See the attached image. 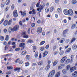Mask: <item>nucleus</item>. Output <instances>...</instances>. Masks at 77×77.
<instances>
[{
	"label": "nucleus",
	"mask_w": 77,
	"mask_h": 77,
	"mask_svg": "<svg viewBox=\"0 0 77 77\" xmlns=\"http://www.w3.org/2000/svg\"><path fill=\"white\" fill-rule=\"evenodd\" d=\"M19 28V26H16L14 27L13 28L12 27H10L8 29V32L9 33H11V32H14V31H17Z\"/></svg>",
	"instance_id": "1"
},
{
	"label": "nucleus",
	"mask_w": 77,
	"mask_h": 77,
	"mask_svg": "<svg viewBox=\"0 0 77 77\" xmlns=\"http://www.w3.org/2000/svg\"><path fill=\"white\" fill-rule=\"evenodd\" d=\"M55 72L56 70L55 69L52 70L49 73L48 77H53V76H54V74H55Z\"/></svg>",
	"instance_id": "2"
},
{
	"label": "nucleus",
	"mask_w": 77,
	"mask_h": 77,
	"mask_svg": "<svg viewBox=\"0 0 77 77\" xmlns=\"http://www.w3.org/2000/svg\"><path fill=\"white\" fill-rule=\"evenodd\" d=\"M26 44L24 43H21L19 45V47H21V50H23L25 48V45Z\"/></svg>",
	"instance_id": "3"
},
{
	"label": "nucleus",
	"mask_w": 77,
	"mask_h": 77,
	"mask_svg": "<svg viewBox=\"0 0 77 77\" xmlns=\"http://www.w3.org/2000/svg\"><path fill=\"white\" fill-rule=\"evenodd\" d=\"M76 69H77V67L75 66L71 67L70 69L69 72L70 73L72 72H74V71L76 70Z\"/></svg>",
	"instance_id": "4"
},
{
	"label": "nucleus",
	"mask_w": 77,
	"mask_h": 77,
	"mask_svg": "<svg viewBox=\"0 0 77 77\" xmlns=\"http://www.w3.org/2000/svg\"><path fill=\"white\" fill-rule=\"evenodd\" d=\"M74 14V13H73V11L71 9H70L69 10H68V14L69 16H70L71 17L73 15V14Z\"/></svg>",
	"instance_id": "5"
},
{
	"label": "nucleus",
	"mask_w": 77,
	"mask_h": 77,
	"mask_svg": "<svg viewBox=\"0 0 77 77\" xmlns=\"http://www.w3.org/2000/svg\"><path fill=\"white\" fill-rule=\"evenodd\" d=\"M66 60V57H64L60 60L61 63H63Z\"/></svg>",
	"instance_id": "6"
},
{
	"label": "nucleus",
	"mask_w": 77,
	"mask_h": 77,
	"mask_svg": "<svg viewBox=\"0 0 77 77\" xmlns=\"http://www.w3.org/2000/svg\"><path fill=\"white\" fill-rule=\"evenodd\" d=\"M42 32V28L39 27L37 29V33H41Z\"/></svg>",
	"instance_id": "7"
},
{
	"label": "nucleus",
	"mask_w": 77,
	"mask_h": 77,
	"mask_svg": "<svg viewBox=\"0 0 77 77\" xmlns=\"http://www.w3.org/2000/svg\"><path fill=\"white\" fill-rule=\"evenodd\" d=\"M26 33L25 32H24L22 33V34L23 35V38H28L29 37V35H26Z\"/></svg>",
	"instance_id": "8"
},
{
	"label": "nucleus",
	"mask_w": 77,
	"mask_h": 77,
	"mask_svg": "<svg viewBox=\"0 0 77 77\" xmlns=\"http://www.w3.org/2000/svg\"><path fill=\"white\" fill-rule=\"evenodd\" d=\"M64 14L66 15H68V9H64L63 10Z\"/></svg>",
	"instance_id": "9"
},
{
	"label": "nucleus",
	"mask_w": 77,
	"mask_h": 77,
	"mask_svg": "<svg viewBox=\"0 0 77 77\" xmlns=\"http://www.w3.org/2000/svg\"><path fill=\"white\" fill-rule=\"evenodd\" d=\"M13 15L14 17H18V14H17V11H14L13 13Z\"/></svg>",
	"instance_id": "10"
},
{
	"label": "nucleus",
	"mask_w": 77,
	"mask_h": 77,
	"mask_svg": "<svg viewBox=\"0 0 77 77\" xmlns=\"http://www.w3.org/2000/svg\"><path fill=\"white\" fill-rule=\"evenodd\" d=\"M72 75L73 77H77V71H75L72 74Z\"/></svg>",
	"instance_id": "11"
},
{
	"label": "nucleus",
	"mask_w": 77,
	"mask_h": 77,
	"mask_svg": "<svg viewBox=\"0 0 77 77\" xmlns=\"http://www.w3.org/2000/svg\"><path fill=\"white\" fill-rule=\"evenodd\" d=\"M60 76V72H58L56 73L55 77H59Z\"/></svg>",
	"instance_id": "12"
},
{
	"label": "nucleus",
	"mask_w": 77,
	"mask_h": 77,
	"mask_svg": "<svg viewBox=\"0 0 77 77\" xmlns=\"http://www.w3.org/2000/svg\"><path fill=\"white\" fill-rule=\"evenodd\" d=\"M48 51H45L43 54V57H46L48 54Z\"/></svg>",
	"instance_id": "13"
},
{
	"label": "nucleus",
	"mask_w": 77,
	"mask_h": 77,
	"mask_svg": "<svg viewBox=\"0 0 77 77\" xmlns=\"http://www.w3.org/2000/svg\"><path fill=\"white\" fill-rule=\"evenodd\" d=\"M71 51V48H68V49L66 50L65 52V54H66L68 53H69Z\"/></svg>",
	"instance_id": "14"
},
{
	"label": "nucleus",
	"mask_w": 77,
	"mask_h": 77,
	"mask_svg": "<svg viewBox=\"0 0 77 77\" xmlns=\"http://www.w3.org/2000/svg\"><path fill=\"white\" fill-rule=\"evenodd\" d=\"M20 13L21 14V15H22V17H24L25 16V15H26V11H20Z\"/></svg>",
	"instance_id": "15"
},
{
	"label": "nucleus",
	"mask_w": 77,
	"mask_h": 77,
	"mask_svg": "<svg viewBox=\"0 0 77 77\" xmlns=\"http://www.w3.org/2000/svg\"><path fill=\"white\" fill-rule=\"evenodd\" d=\"M50 64H48L47 65L46 67L45 70H46V71L48 70L50 68Z\"/></svg>",
	"instance_id": "16"
},
{
	"label": "nucleus",
	"mask_w": 77,
	"mask_h": 77,
	"mask_svg": "<svg viewBox=\"0 0 77 77\" xmlns=\"http://www.w3.org/2000/svg\"><path fill=\"white\" fill-rule=\"evenodd\" d=\"M20 70H21V68H16L14 69V70L15 71H18V72H20Z\"/></svg>",
	"instance_id": "17"
},
{
	"label": "nucleus",
	"mask_w": 77,
	"mask_h": 77,
	"mask_svg": "<svg viewBox=\"0 0 77 77\" xmlns=\"http://www.w3.org/2000/svg\"><path fill=\"white\" fill-rule=\"evenodd\" d=\"M77 48V46L76 45H74L72 46V48L73 50H75Z\"/></svg>",
	"instance_id": "18"
},
{
	"label": "nucleus",
	"mask_w": 77,
	"mask_h": 77,
	"mask_svg": "<svg viewBox=\"0 0 77 77\" xmlns=\"http://www.w3.org/2000/svg\"><path fill=\"white\" fill-rule=\"evenodd\" d=\"M42 64H43V61H40L38 63V65L39 66H41Z\"/></svg>",
	"instance_id": "19"
},
{
	"label": "nucleus",
	"mask_w": 77,
	"mask_h": 77,
	"mask_svg": "<svg viewBox=\"0 0 77 77\" xmlns=\"http://www.w3.org/2000/svg\"><path fill=\"white\" fill-rule=\"evenodd\" d=\"M8 24V20H5L4 23V25L5 26H7Z\"/></svg>",
	"instance_id": "20"
},
{
	"label": "nucleus",
	"mask_w": 77,
	"mask_h": 77,
	"mask_svg": "<svg viewBox=\"0 0 77 77\" xmlns=\"http://www.w3.org/2000/svg\"><path fill=\"white\" fill-rule=\"evenodd\" d=\"M35 57L37 58L38 56V52H36L35 54Z\"/></svg>",
	"instance_id": "21"
},
{
	"label": "nucleus",
	"mask_w": 77,
	"mask_h": 77,
	"mask_svg": "<svg viewBox=\"0 0 77 77\" xmlns=\"http://www.w3.org/2000/svg\"><path fill=\"white\" fill-rule=\"evenodd\" d=\"M76 40V38L75 37H73L72 38L71 40L70 41V42L71 43H72L73 42H74V41H75Z\"/></svg>",
	"instance_id": "22"
},
{
	"label": "nucleus",
	"mask_w": 77,
	"mask_h": 77,
	"mask_svg": "<svg viewBox=\"0 0 77 77\" xmlns=\"http://www.w3.org/2000/svg\"><path fill=\"white\" fill-rule=\"evenodd\" d=\"M62 72L63 74H66L67 73V71L65 69H64L62 70Z\"/></svg>",
	"instance_id": "23"
},
{
	"label": "nucleus",
	"mask_w": 77,
	"mask_h": 77,
	"mask_svg": "<svg viewBox=\"0 0 77 77\" xmlns=\"http://www.w3.org/2000/svg\"><path fill=\"white\" fill-rule=\"evenodd\" d=\"M70 67H71V65H67L66 66V69L67 71H68L69 69V68H70Z\"/></svg>",
	"instance_id": "24"
},
{
	"label": "nucleus",
	"mask_w": 77,
	"mask_h": 77,
	"mask_svg": "<svg viewBox=\"0 0 77 77\" xmlns=\"http://www.w3.org/2000/svg\"><path fill=\"white\" fill-rule=\"evenodd\" d=\"M70 59H71V61L73 62V60H74V55H72L70 56Z\"/></svg>",
	"instance_id": "25"
},
{
	"label": "nucleus",
	"mask_w": 77,
	"mask_h": 77,
	"mask_svg": "<svg viewBox=\"0 0 77 77\" xmlns=\"http://www.w3.org/2000/svg\"><path fill=\"white\" fill-rule=\"evenodd\" d=\"M64 51H61L60 52V56H62L64 53Z\"/></svg>",
	"instance_id": "26"
},
{
	"label": "nucleus",
	"mask_w": 77,
	"mask_h": 77,
	"mask_svg": "<svg viewBox=\"0 0 77 77\" xmlns=\"http://www.w3.org/2000/svg\"><path fill=\"white\" fill-rule=\"evenodd\" d=\"M27 53V51H24L21 53V55H24V54H26Z\"/></svg>",
	"instance_id": "27"
},
{
	"label": "nucleus",
	"mask_w": 77,
	"mask_h": 77,
	"mask_svg": "<svg viewBox=\"0 0 77 77\" xmlns=\"http://www.w3.org/2000/svg\"><path fill=\"white\" fill-rule=\"evenodd\" d=\"M70 60H71L69 59H67L65 62V63L66 64L68 63H69V62H70Z\"/></svg>",
	"instance_id": "28"
},
{
	"label": "nucleus",
	"mask_w": 77,
	"mask_h": 77,
	"mask_svg": "<svg viewBox=\"0 0 77 77\" xmlns=\"http://www.w3.org/2000/svg\"><path fill=\"white\" fill-rule=\"evenodd\" d=\"M64 41H65V38H62L61 40L60 41V44H62L63 43Z\"/></svg>",
	"instance_id": "29"
},
{
	"label": "nucleus",
	"mask_w": 77,
	"mask_h": 77,
	"mask_svg": "<svg viewBox=\"0 0 77 77\" xmlns=\"http://www.w3.org/2000/svg\"><path fill=\"white\" fill-rule=\"evenodd\" d=\"M45 41H42L40 43L39 45H44V44H45Z\"/></svg>",
	"instance_id": "30"
},
{
	"label": "nucleus",
	"mask_w": 77,
	"mask_h": 77,
	"mask_svg": "<svg viewBox=\"0 0 77 77\" xmlns=\"http://www.w3.org/2000/svg\"><path fill=\"white\" fill-rule=\"evenodd\" d=\"M72 4H76L77 3V1L76 0H72Z\"/></svg>",
	"instance_id": "31"
},
{
	"label": "nucleus",
	"mask_w": 77,
	"mask_h": 77,
	"mask_svg": "<svg viewBox=\"0 0 77 77\" xmlns=\"http://www.w3.org/2000/svg\"><path fill=\"white\" fill-rule=\"evenodd\" d=\"M9 3H10V0H7L6 2V5H9Z\"/></svg>",
	"instance_id": "32"
},
{
	"label": "nucleus",
	"mask_w": 77,
	"mask_h": 77,
	"mask_svg": "<svg viewBox=\"0 0 77 77\" xmlns=\"http://www.w3.org/2000/svg\"><path fill=\"white\" fill-rule=\"evenodd\" d=\"M12 20H10L9 21L8 20V25H10L12 23Z\"/></svg>",
	"instance_id": "33"
},
{
	"label": "nucleus",
	"mask_w": 77,
	"mask_h": 77,
	"mask_svg": "<svg viewBox=\"0 0 77 77\" xmlns=\"http://www.w3.org/2000/svg\"><path fill=\"white\" fill-rule=\"evenodd\" d=\"M33 42V40L29 39L27 41V43L28 44H29V43H32Z\"/></svg>",
	"instance_id": "34"
},
{
	"label": "nucleus",
	"mask_w": 77,
	"mask_h": 77,
	"mask_svg": "<svg viewBox=\"0 0 77 77\" xmlns=\"http://www.w3.org/2000/svg\"><path fill=\"white\" fill-rule=\"evenodd\" d=\"M15 8V5H14L13 4L12 5L11 7V10H14V9Z\"/></svg>",
	"instance_id": "35"
},
{
	"label": "nucleus",
	"mask_w": 77,
	"mask_h": 77,
	"mask_svg": "<svg viewBox=\"0 0 77 77\" xmlns=\"http://www.w3.org/2000/svg\"><path fill=\"white\" fill-rule=\"evenodd\" d=\"M57 61L56 60V61H55L53 63V66H56V64H57Z\"/></svg>",
	"instance_id": "36"
},
{
	"label": "nucleus",
	"mask_w": 77,
	"mask_h": 77,
	"mask_svg": "<svg viewBox=\"0 0 77 77\" xmlns=\"http://www.w3.org/2000/svg\"><path fill=\"white\" fill-rule=\"evenodd\" d=\"M68 32V30H65L63 32V35L64 36H65V34L66 33Z\"/></svg>",
	"instance_id": "37"
},
{
	"label": "nucleus",
	"mask_w": 77,
	"mask_h": 77,
	"mask_svg": "<svg viewBox=\"0 0 77 77\" xmlns=\"http://www.w3.org/2000/svg\"><path fill=\"white\" fill-rule=\"evenodd\" d=\"M76 26V25L75 24H73L72 25V29H74L75 27V26Z\"/></svg>",
	"instance_id": "38"
},
{
	"label": "nucleus",
	"mask_w": 77,
	"mask_h": 77,
	"mask_svg": "<svg viewBox=\"0 0 77 77\" xmlns=\"http://www.w3.org/2000/svg\"><path fill=\"white\" fill-rule=\"evenodd\" d=\"M12 45H13L14 48H15V45H15V42H12Z\"/></svg>",
	"instance_id": "39"
},
{
	"label": "nucleus",
	"mask_w": 77,
	"mask_h": 77,
	"mask_svg": "<svg viewBox=\"0 0 77 77\" xmlns=\"http://www.w3.org/2000/svg\"><path fill=\"white\" fill-rule=\"evenodd\" d=\"M59 52L58 51H56L54 53V55H57L58 54H59Z\"/></svg>",
	"instance_id": "40"
},
{
	"label": "nucleus",
	"mask_w": 77,
	"mask_h": 77,
	"mask_svg": "<svg viewBox=\"0 0 77 77\" xmlns=\"http://www.w3.org/2000/svg\"><path fill=\"white\" fill-rule=\"evenodd\" d=\"M7 69H13V67L12 66H7Z\"/></svg>",
	"instance_id": "41"
},
{
	"label": "nucleus",
	"mask_w": 77,
	"mask_h": 77,
	"mask_svg": "<svg viewBox=\"0 0 77 77\" xmlns=\"http://www.w3.org/2000/svg\"><path fill=\"white\" fill-rule=\"evenodd\" d=\"M53 10H54V7H51L50 9L51 12H52L53 11Z\"/></svg>",
	"instance_id": "42"
},
{
	"label": "nucleus",
	"mask_w": 77,
	"mask_h": 77,
	"mask_svg": "<svg viewBox=\"0 0 77 77\" xmlns=\"http://www.w3.org/2000/svg\"><path fill=\"white\" fill-rule=\"evenodd\" d=\"M49 11V9H48V8H46L45 9V12L46 13H47V12H48Z\"/></svg>",
	"instance_id": "43"
},
{
	"label": "nucleus",
	"mask_w": 77,
	"mask_h": 77,
	"mask_svg": "<svg viewBox=\"0 0 77 77\" xmlns=\"http://www.w3.org/2000/svg\"><path fill=\"white\" fill-rule=\"evenodd\" d=\"M5 39V38H4V37H3V36H1V37H0V40L1 41H3V40H4V39Z\"/></svg>",
	"instance_id": "44"
},
{
	"label": "nucleus",
	"mask_w": 77,
	"mask_h": 77,
	"mask_svg": "<svg viewBox=\"0 0 77 77\" xmlns=\"http://www.w3.org/2000/svg\"><path fill=\"white\" fill-rule=\"evenodd\" d=\"M8 39H9V36L8 35H7L6 36L5 40L6 41H8Z\"/></svg>",
	"instance_id": "45"
},
{
	"label": "nucleus",
	"mask_w": 77,
	"mask_h": 77,
	"mask_svg": "<svg viewBox=\"0 0 77 77\" xmlns=\"http://www.w3.org/2000/svg\"><path fill=\"white\" fill-rule=\"evenodd\" d=\"M60 66H61V68H63L64 67H65V64H61L60 65Z\"/></svg>",
	"instance_id": "46"
},
{
	"label": "nucleus",
	"mask_w": 77,
	"mask_h": 77,
	"mask_svg": "<svg viewBox=\"0 0 77 77\" xmlns=\"http://www.w3.org/2000/svg\"><path fill=\"white\" fill-rule=\"evenodd\" d=\"M57 11L58 12H62V10L61 9V8H58Z\"/></svg>",
	"instance_id": "47"
},
{
	"label": "nucleus",
	"mask_w": 77,
	"mask_h": 77,
	"mask_svg": "<svg viewBox=\"0 0 77 77\" xmlns=\"http://www.w3.org/2000/svg\"><path fill=\"white\" fill-rule=\"evenodd\" d=\"M29 65V63H26L25 64V66H28Z\"/></svg>",
	"instance_id": "48"
},
{
	"label": "nucleus",
	"mask_w": 77,
	"mask_h": 77,
	"mask_svg": "<svg viewBox=\"0 0 77 77\" xmlns=\"http://www.w3.org/2000/svg\"><path fill=\"white\" fill-rule=\"evenodd\" d=\"M5 6V3H2L1 5V8H4Z\"/></svg>",
	"instance_id": "49"
},
{
	"label": "nucleus",
	"mask_w": 77,
	"mask_h": 77,
	"mask_svg": "<svg viewBox=\"0 0 77 77\" xmlns=\"http://www.w3.org/2000/svg\"><path fill=\"white\" fill-rule=\"evenodd\" d=\"M9 10V7H7L5 9V11L6 12Z\"/></svg>",
	"instance_id": "50"
},
{
	"label": "nucleus",
	"mask_w": 77,
	"mask_h": 77,
	"mask_svg": "<svg viewBox=\"0 0 77 77\" xmlns=\"http://www.w3.org/2000/svg\"><path fill=\"white\" fill-rule=\"evenodd\" d=\"M70 40L69 39H66V43H68L69 42Z\"/></svg>",
	"instance_id": "51"
},
{
	"label": "nucleus",
	"mask_w": 77,
	"mask_h": 77,
	"mask_svg": "<svg viewBox=\"0 0 77 77\" xmlns=\"http://www.w3.org/2000/svg\"><path fill=\"white\" fill-rule=\"evenodd\" d=\"M12 73V72H8L6 73V74H7L8 75H9L11 74Z\"/></svg>",
	"instance_id": "52"
},
{
	"label": "nucleus",
	"mask_w": 77,
	"mask_h": 77,
	"mask_svg": "<svg viewBox=\"0 0 77 77\" xmlns=\"http://www.w3.org/2000/svg\"><path fill=\"white\" fill-rule=\"evenodd\" d=\"M32 47L33 50H36V47L35 46H33Z\"/></svg>",
	"instance_id": "53"
},
{
	"label": "nucleus",
	"mask_w": 77,
	"mask_h": 77,
	"mask_svg": "<svg viewBox=\"0 0 77 77\" xmlns=\"http://www.w3.org/2000/svg\"><path fill=\"white\" fill-rule=\"evenodd\" d=\"M20 61V59H18L15 61V63H18Z\"/></svg>",
	"instance_id": "54"
},
{
	"label": "nucleus",
	"mask_w": 77,
	"mask_h": 77,
	"mask_svg": "<svg viewBox=\"0 0 77 77\" xmlns=\"http://www.w3.org/2000/svg\"><path fill=\"white\" fill-rule=\"evenodd\" d=\"M56 48V46L55 45L53 47V50L54 51Z\"/></svg>",
	"instance_id": "55"
},
{
	"label": "nucleus",
	"mask_w": 77,
	"mask_h": 77,
	"mask_svg": "<svg viewBox=\"0 0 77 77\" xmlns=\"http://www.w3.org/2000/svg\"><path fill=\"white\" fill-rule=\"evenodd\" d=\"M49 47H50V45H47L46 46L45 48H46V49H48V48H49Z\"/></svg>",
	"instance_id": "56"
},
{
	"label": "nucleus",
	"mask_w": 77,
	"mask_h": 77,
	"mask_svg": "<svg viewBox=\"0 0 77 77\" xmlns=\"http://www.w3.org/2000/svg\"><path fill=\"white\" fill-rule=\"evenodd\" d=\"M31 26L32 27H34L35 26V24L34 23H33L31 24Z\"/></svg>",
	"instance_id": "57"
},
{
	"label": "nucleus",
	"mask_w": 77,
	"mask_h": 77,
	"mask_svg": "<svg viewBox=\"0 0 77 77\" xmlns=\"http://www.w3.org/2000/svg\"><path fill=\"white\" fill-rule=\"evenodd\" d=\"M26 57L27 59H30V55H27L26 56Z\"/></svg>",
	"instance_id": "58"
},
{
	"label": "nucleus",
	"mask_w": 77,
	"mask_h": 77,
	"mask_svg": "<svg viewBox=\"0 0 77 77\" xmlns=\"http://www.w3.org/2000/svg\"><path fill=\"white\" fill-rule=\"evenodd\" d=\"M19 63L20 64H22V63H23V61L21 60H20L19 61Z\"/></svg>",
	"instance_id": "59"
},
{
	"label": "nucleus",
	"mask_w": 77,
	"mask_h": 77,
	"mask_svg": "<svg viewBox=\"0 0 77 77\" xmlns=\"http://www.w3.org/2000/svg\"><path fill=\"white\" fill-rule=\"evenodd\" d=\"M62 69V68L61 67V66H60H60H59L58 67V69Z\"/></svg>",
	"instance_id": "60"
},
{
	"label": "nucleus",
	"mask_w": 77,
	"mask_h": 77,
	"mask_svg": "<svg viewBox=\"0 0 77 77\" xmlns=\"http://www.w3.org/2000/svg\"><path fill=\"white\" fill-rule=\"evenodd\" d=\"M32 12L33 14H36V12H35V9H33L32 10Z\"/></svg>",
	"instance_id": "61"
},
{
	"label": "nucleus",
	"mask_w": 77,
	"mask_h": 77,
	"mask_svg": "<svg viewBox=\"0 0 77 77\" xmlns=\"http://www.w3.org/2000/svg\"><path fill=\"white\" fill-rule=\"evenodd\" d=\"M40 48V50L41 51H43L44 49V47H42V48Z\"/></svg>",
	"instance_id": "62"
},
{
	"label": "nucleus",
	"mask_w": 77,
	"mask_h": 77,
	"mask_svg": "<svg viewBox=\"0 0 77 77\" xmlns=\"http://www.w3.org/2000/svg\"><path fill=\"white\" fill-rule=\"evenodd\" d=\"M20 50V48H17L15 49V51H19V50Z\"/></svg>",
	"instance_id": "63"
},
{
	"label": "nucleus",
	"mask_w": 77,
	"mask_h": 77,
	"mask_svg": "<svg viewBox=\"0 0 77 77\" xmlns=\"http://www.w3.org/2000/svg\"><path fill=\"white\" fill-rule=\"evenodd\" d=\"M59 2V0H55V2L56 3H58Z\"/></svg>",
	"instance_id": "64"
}]
</instances>
